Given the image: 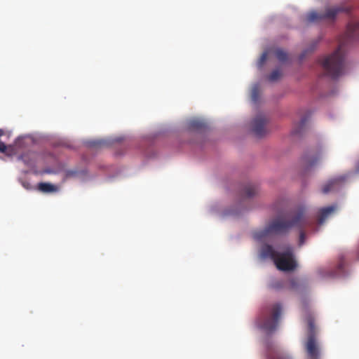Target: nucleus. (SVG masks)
Segmentation results:
<instances>
[{
	"label": "nucleus",
	"mask_w": 359,
	"mask_h": 359,
	"mask_svg": "<svg viewBox=\"0 0 359 359\" xmlns=\"http://www.w3.org/2000/svg\"><path fill=\"white\" fill-rule=\"evenodd\" d=\"M311 226V222L306 217V208L297 207L285 216H278L271 220L264 229L255 231L253 237L258 241H262L271 236H286L292 228L299 231V245L305 241V229Z\"/></svg>",
	"instance_id": "1"
},
{
	"label": "nucleus",
	"mask_w": 359,
	"mask_h": 359,
	"mask_svg": "<svg viewBox=\"0 0 359 359\" xmlns=\"http://www.w3.org/2000/svg\"><path fill=\"white\" fill-rule=\"evenodd\" d=\"M260 255L264 259L270 258L277 269L283 271H294L297 266L292 247L287 248L283 252H278L271 245L266 244L262 247Z\"/></svg>",
	"instance_id": "2"
},
{
	"label": "nucleus",
	"mask_w": 359,
	"mask_h": 359,
	"mask_svg": "<svg viewBox=\"0 0 359 359\" xmlns=\"http://www.w3.org/2000/svg\"><path fill=\"white\" fill-rule=\"evenodd\" d=\"M282 311L280 304L276 303L265 307L257 320V327L267 333L276 330Z\"/></svg>",
	"instance_id": "3"
},
{
	"label": "nucleus",
	"mask_w": 359,
	"mask_h": 359,
	"mask_svg": "<svg viewBox=\"0 0 359 359\" xmlns=\"http://www.w3.org/2000/svg\"><path fill=\"white\" fill-rule=\"evenodd\" d=\"M321 65L327 76L335 79L342 75L344 72V54L341 46L331 55L325 57Z\"/></svg>",
	"instance_id": "4"
},
{
	"label": "nucleus",
	"mask_w": 359,
	"mask_h": 359,
	"mask_svg": "<svg viewBox=\"0 0 359 359\" xmlns=\"http://www.w3.org/2000/svg\"><path fill=\"white\" fill-rule=\"evenodd\" d=\"M306 321L308 324V338L305 343V348L308 359H319L320 346L316 339V329L314 317L312 313H307Z\"/></svg>",
	"instance_id": "5"
},
{
	"label": "nucleus",
	"mask_w": 359,
	"mask_h": 359,
	"mask_svg": "<svg viewBox=\"0 0 359 359\" xmlns=\"http://www.w3.org/2000/svg\"><path fill=\"white\" fill-rule=\"evenodd\" d=\"M343 11L341 7H327L323 13L312 11L307 15L309 22H315L322 20H334L337 15Z\"/></svg>",
	"instance_id": "6"
},
{
	"label": "nucleus",
	"mask_w": 359,
	"mask_h": 359,
	"mask_svg": "<svg viewBox=\"0 0 359 359\" xmlns=\"http://www.w3.org/2000/svg\"><path fill=\"white\" fill-rule=\"evenodd\" d=\"M267 118L263 114H258L252 121V131L257 137H262L267 133Z\"/></svg>",
	"instance_id": "7"
},
{
	"label": "nucleus",
	"mask_w": 359,
	"mask_h": 359,
	"mask_svg": "<svg viewBox=\"0 0 359 359\" xmlns=\"http://www.w3.org/2000/svg\"><path fill=\"white\" fill-rule=\"evenodd\" d=\"M323 155V151L322 148H319L314 153L305 154L302 158V161L307 168H311L318 163L322 158Z\"/></svg>",
	"instance_id": "8"
},
{
	"label": "nucleus",
	"mask_w": 359,
	"mask_h": 359,
	"mask_svg": "<svg viewBox=\"0 0 359 359\" xmlns=\"http://www.w3.org/2000/svg\"><path fill=\"white\" fill-rule=\"evenodd\" d=\"M336 209L337 207L334 205L321 208L319 210L318 216V224H323L324 222L335 212Z\"/></svg>",
	"instance_id": "9"
},
{
	"label": "nucleus",
	"mask_w": 359,
	"mask_h": 359,
	"mask_svg": "<svg viewBox=\"0 0 359 359\" xmlns=\"http://www.w3.org/2000/svg\"><path fill=\"white\" fill-rule=\"evenodd\" d=\"M268 359H292L289 355L278 348H269L267 351Z\"/></svg>",
	"instance_id": "10"
},
{
	"label": "nucleus",
	"mask_w": 359,
	"mask_h": 359,
	"mask_svg": "<svg viewBox=\"0 0 359 359\" xmlns=\"http://www.w3.org/2000/svg\"><path fill=\"white\" fill-rule=\"evenodd\" d=\"M359 34V22H349L347 26L346 32V37L349 40H353L356 39Z\"/></svg>",
	"instance_id": "11"
},
{
	"label": "nucleus",
	"mask_w": 359,
	"mask_h": 359,
	"mask_svg": "<svg viewBox=\"0 0 359 359\" xmlns=\"http://www.w3.org/2000/svg\"><path fill=\"white\" fill-rule=\"evenodd\" d=\"M344 180L345 178L344 177H339L329 180L327 183L323 187V193L327 194L330 191L335 189L341 182L344 181Z\"/></svg>",
	"instance_id": "12"
},
{
	"label": "nucleus",
	"mask_w": 359,
	"mask_h": 359,
	"mask_svg": "<svg viewBox=\"0 0 359 359\" xmlns=\"http://www.w3.org/2000/svg\"><path fill=\"white\" fill-rule=\"evenodd\" d=\"M35 153L31 151H27L19 156V159L22 160L24 163L28 166H31L34 163Z\"/></svg>",
	"instance_id": "13"
},
{
	"label": "nucleus",
	"mask_w": 359,
	"mask_h": 359,
	"mask_svg": "<svg viewBox=\"0 0 359 359\" xmlns=\"http://www.w3.org/2000/svg\"><path fill=\"white\" fill-rule=\"evenodd\" d=\"M38 189L43 193H52L57 191L56 186L48 182L39 183Z\"/></svg>",
	"instance_id": "14"
},
{
	"label": "nucleus",
	"mask_w": 359,
	"mask_h": 359,
	"mask_svg": "<svg viewBox=\"0 0 359 359\" xmlns=\"http://www.w3.org/2000/svg\"><path fill=\"white\" fill-rule=\"evenodd\" d=\"M258 192V187L255 185L248 184L243 189V194L245 196L248 198L252 197L256 195Z\"/></svg>",
	"instance_id": "15"
},
{
	"label": "nucleus",
	"mask_w": 359,
	"mask_h": 359,
	"mask_svg": "<svg viewBox=\"0 0 359 359\" xmlns=\"http://www.w3.org/2000/svg\"><path fill=\"white\" fill-rule=\"evenodd\" d=\"M259 98V86L255 84L251 90V100L253 102L257 103Z\"/></svg>",
	"instance_id": "16"
},
{
	"label": "nucleus",
	"mask_w": 359,
	"mask_h": 359,
	"mask_svg": "<svg viewBox=\"0 0 359 359\" xmlns=\"http://www.w3.org/2000/svg\"><path fill=\"white\" fill-rule=\"evenodd\" d=\"M276 57L280 62H285L287 59V54L281 49H277L275 52Z\"/></svg>",
	"instance_id": "17"
},
{
	"label": "nucleus",
	"mask_w": 359,
	"mask_h": 359,
	"mask_svg": "<svg viewBox=\"0 0 359 359\" xmlns=\"http://www.w3.org/2000/svg\"><path fill=\"white\" fill-rule=\"evenodd\" d=\"M281 76V72L279 69L273 70L270 75L268 76V79L270 81H276L278 80Z\"/></svg>",
	"instance_id": "18"
},
{
	"label": "nucleus",
	"mask_w": 359,
	"mask_h": 359,
	"mask_svg": "<svg viewBox=\"0 0 359 359\" xmlns=\"http://www.w3.org/2000/svg\"><path fill=\"white\" fill-rule=\"evenodd\" d=\"M203 123L198 120H192L189 122V128L192 129L198 130L202 128Z\"/></svg>",
	"instance_id": "19"
},
{
	"label": "nucleus",
	"mask_w": 359,
	"mask_h": 359,
	"mask_svg": "<svg viewBox=\"0 0 359 359\" xmlns=\"http://www.w3.org/2000/svg\"><path fill=\"white\" fill-rule=\"evenodd\" d=\"M307 119L308 118L306 116H304L301 118V120L299 123V126H298L297 130H295V133H299L301 132V130L303 129V128L306 125V123L307 122Z\"/></svg>",
	"instance_id": "20"
},
{
	"label": "nucleus",
	"mask_w": 359,
	"mask_h": 359,
	"mask_svg": "<svg viewBox=\"0 0 359 359\" xmlns=\"http://www.w3.org/2000/svg\"><path fill=\"white\" fill-rule=\"evenodd\" d=\"M266 59H267V53H263L258 61V63H257V65L259 68H261L263 66V65L266 62Z\"/></svg>",
	"instance_id": "21"
},
{
	"label": "nucleus",
	"mask_w": 359,
	"mask_h": 359,
	"mask_svg": "<svg viewBox=\"0 0 359 359\" xmlns=\"http://www.w3.org/2000/svg\"><path fill=\"white\" fill-rule=\"evenodd\" d=\"M344 265H345V261L344 260V259L341 258L339 260V262L338 264V272L337 273H339L343 271Z\"/></svg>",
	"instance_id": "22"
},
{
	"label": "nucleus",
	"mask_w": 359,
	"mask_h": 359,
	"mask_svg": "<svg viewBox=\"0 0 359 359\" xmlns=\"http://www.w3.org/2000/svg\"><path fill=\"white\" fill-rule=\"evenodd\" d=\"M296 284H297V280L295 279H292L290 280V285L292 287H296Z\"/></svg>",
	"instance_id": "23"
},
{
	"label": "nucleus",
	"mask_w": 359,
	"mask_h": 359,
	"mask_svg": "<svg viewBox=\"0 0 359 359\" xmlns=\"http://www.w3.org/2000/svg\"><path fill=\"white\" fill-rule=\"evenodd\" d=\"M22 186L27 189H31V185L28 182H23Z\"/></svg>",
	"instance_id": "24"
},
{
	"label": "nucleus",
	"mask_w": 359,
	"mask_h": 359,
	"mask_svg": "<svg viewBox=\"0 0 359 359\" xmlns=\"http://www.w3.org/2000/svg\"><path fill=\"white\" fill-rule=\"evenodd\" d=\"M272 287L273 288H280L281 287V284L280 283H273L272 285H271Z\"/></svg>",
	"instance_id": "25"
},
{
	"label": "nucleus",
	"mask_w": 359,
	"mask_h": 359,
	"mask_svg": "<svg viewBox=\"0 0 359 359\" xmlns=\"http://www.w3.org/2000/svg\"><path fill=\"white\" fill-rule=\"evenodd\" d=\"M274 210H276V211H279L280 210V208H279L278 207H277V205L275 204L274 205Z\"/></svg>",
	"instance_id": "26"
},
{
	"label": "nucleus",
	"mask_w": 359,
	"mask_h": 359,
	"mask_svg": "<svg viewBox=\"0 0 359 359\" xmlns=\"http://www.w3.org/2000/svg\"><path fill=\"white\" fill-rule=\"evenodd\" d=\"M304 56H305V53H304L301 55V59H302Z\"/></svg>",
	"instance_id": "27"
},
{
	"label": "nucleus",
	"mask_w": 359,
	"mask_h": 359,
	"mask_svg": "<svg viewBox=\"0 0 359 359\" xmlns=\"http://www.w3.org/2000/svg\"><path fill=\"white\" fill-rule=\"evenodd\" d=\"M358 259H359V252H358Z\"/></svg>",
	"instance_id": "28"
}]
</instances>
